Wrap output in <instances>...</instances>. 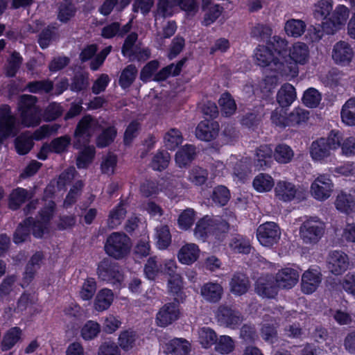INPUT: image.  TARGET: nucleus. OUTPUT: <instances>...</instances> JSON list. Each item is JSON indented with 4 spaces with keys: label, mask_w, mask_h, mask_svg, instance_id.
Listing matches in <instances>:
<instances>
[{
    "label": "nucleus",
    "mask_w": 355,
    "mask_h": 355,
    "mask_svg": "<svg viewBox=\"0 0 355 355\" xmlns=\"http://www.w3.org/2000/svg\"><path fill=\"white\" fill-rule=\"evenodd\" d=\"M223 286L216 282H207L200 288V294L204 300L209 302H218L223 295Z\"/></svg>",
    "instance_id": "28"
},
{
    "label": "nucleus",
    "mask_w": 355,
    "mask_h": 355,
    "mask_svg": "<svg viewBox=\"0 0 355 355\" xmlns=\"http://www.w3.org/2000/svg\"><path fill=\"white\" fill-rule=\"evenodd\" d=\"M196 218L195 211L192 209H187L184 210L179 216L178 223L179 227L182 230H187L193 225Z\"/></svg>",
    "instance_id": "63"
},
{
    "label": "nucleus",
    "mask_w": 355,
    "mask_h": 355,
    "mask_svg": "<svg viewBox=\"0 0 355 355\" xmlns=\"http://www.w3.org/2000/svg\"><path fill=\"white\" fill-rule=\"evenodd\" d=\"M98 275L102 281L115 284L122 281L123 277L118 267L112 264L109 261L101 262L98 267Z\"/></svg>",
    "instance_id": "23"
},
{
    "label": "nucleus",
    "mask_w": 355,
    "mask_h": 355,
    "mask_svg": "<svg viewBox=\"0 0 355 355\" xmlns=\"http://www.w3.org/2000/svg\"><path fill=\"white\" fill-rule=\"evenodd\" d=\"M296 98V90L290 83L284 84L277 94V101L282 107H289Z\"/></svg>",
    "instance_id": "31"
},
{
    "label": "nucleus",
    "mask_w": 355,
    "mask_h": 355,
    "mask_svg": "<svg viewBox=\"0 0 355 355\" xmlns=\"http://www.w3.org/2000/svg\"><path fill=\"white\" fill-rule=\"evenodd\" d=\"M336 208L347 215L355 213V191L347 193L340 191L335 200Z\"/></svg>",
    "instance_id": "26"
},
{
    "label": "nucleus",
    "mask_w": 355,
    "mask_h": 355,
    "mask_svg": "<svg viewBox=\"0 0 355 355\" xmlns=\"http://www.w3.org/2000/svg\"><path fill=\"white\" fill-rule=\"evenodd\" d=\"M274 317L268 316L263 320V324L261 330V334L266 342L273 343L276 340L277 331L276 325L277 322H273Z\"/></svg>",
    "instance_id": "39"
},
{
    "label": "nucleus",
    "mask_w": 355,
    "mask_h": 355,
    "mask_svg": "<svg viewBox=\"0 0 355 355\" xmlns=\"http://www.w3.org/2000/svg\"><path fill=\"white\" fill-rule=\"evenodd\" d=\"M249 286V280L243 273H235L230 282V291L236 295L245 294Z\"/></svg>",
    "instance_id": "34"
},
{
    "label": "nucleus",
    "mask_w": 355,
    "mask_h": 355,
    "mask_svg": "<svg viewBox=\"0 0 355 355\" xmlns=\"http://www.w3.org/2000/svg\"><path fill=\"white\" fill-rule=\"evenodd\" d=\"M164 139L168 150H175L182 142V136L178 129L172 128L166 133Z\"/></svg>",
    "instance_id": "57"
},
{
    "label": "nucleus",
    "mask_w": 355,
    "mask_h": 355,
    "mask_svg": "<svg viewBox=\"0 0 355 355\" xmlns=\"http://www.w3.org/2000/svg\"><path fill=\"white\" fill-rule=\"evenodd\" d=\"M131 245L130 239L126 234L114 232L107 237L105 250L109 256L119 259L130 252Z\"/></svg>",
    "instance_id": "10"
},
{
    "label": "nucleus",
    "mask_w": 355,
    "mask_h": 355,
    "mask_svg": "<svg viewBox=\"0 0 355 355\" xmlns=\"http://www.w3.org/2000/svg\"><path fill=\"white\" fill-rule=\"evenodd\" d=\"M349 17V10L344 5H338L332 12L331 17L322 24V31H316L311 36L312 42L319 41L322 39L323 33L334 34L343 28Z\"/></svg>",
    "instance_id": "7"
},
{
    "label": "nucleus",
    "mask_w": 355,
    "mask_h": 355,
    "mask_svg": "<svg viewBox=\"0 0 355 355\" xmlns=\"http://www.w3.org/2000/svg\"><path fill=\"white\" fill-rule=\"evenodd\" d=\"M272 149L270 146H261L256 153L255 165L258 168L268 166L271 162Z\"/></svg>",
    "instance_id": "40"
},
{
    "label": "nucleus",
    "mask_w": 355,
    "mask_h": 355,
    "mask_svg": "<svg viewBox=\"0 0 355 355\" xmlns=\"http://www.w3.org/2000/svg\"><path fill=\"white\" fill-rule=\"evenodd\" d=\"M299 277L297 268L287 266L278 270L275 279L268 275L259 277L256 282L255 290L263 297L273 298L277 294V288H293L298 282Z\"/></svg>",
    "instance_id": "2"
},
{
    "label": "nucleus",
    "mask_w": 355,
    "mask_h": 355,
    "mask_svg": "<svg viewBox=\"0 0 355 355\" xmlns=\"http://www.w3.org/2000/svg\"><path fill=\"white\" fill-rule=\"evenodd\" d=\"M338 137V146L337 149L340 148L341 154L345 157H352L355 155V137H344L343 134L338 130H332Z\"/></svg>",
    "instance_id": "33"
},
{
    "label": "nucleus",
    "mask_w": 355,
    "mask_h": 355,
    "mask_svg": "<svg viewBox=\"0 0 355 355\" xmlns=\"http://www.w3.org/2000/svg\"><path fill=\"white\" fill-rule=\"evenodd\" d=\"M229 245L234 253L248 254L251 250L250 240L241 235L233 237Z\"/></svg>",
    "instance_id": "46"
},
{
    "label": "nucleus",
    "mask_w": 355,
    "mask_h": 355,
    "mask_svg": "<svg viewBox=\"0 0 355 355\" xmlns=\"http://www.w3.org/2000/svg\"><path fill=\"white\" fill-rule=\"evenodd\" d=\"M334 187V183L329 175L320 174L311 183L310 192L315 200L324 201L331 196Z\"/></svg>",
    "instance_id": "18"
},
{
    "label": "nucleus",
    "mask_w": 355,
    "mask_h": 355,
    "mask_svg": "<svg viewBox=\"0 0 355 355\" xmlns=\"http://www.w3.org/2000/svg\"><path fill=\"white\" fill-rule=\"evenodd\" d=\"M321 99L320 93L316 89L310 87L304 92L302 102L309 107H315L319 105Z\"/></svg>",
    "instance_id": "58"
},
{
    "label": "nucleus",
    "mask_w": 355,
    "mask_h": 355,
    "mask_svg": "<svg viewBox=\"0 0 355 355\" xmlns=\"http://www.w3.org/2000/svg\"><path fill=\"white\" fill-rule=\"evenodd\" d=\"M125 205V203L121 202L111 211L108 218V225L110 227L114 228L121 223L126 213Z\"/></svg>",
    "instance_id": "54"
},
{
    "label": "nucleus",
    "mask_w": 355,
    "mask_h": 355,
    "mask_svg": "<svg viewBox=\"0 0 355 355\" xmlns=\"http://www.w3.org/2000/svg\"><path fill=\"white\" fill-rule=\"evenodd\" d=\"M42 259V254L40 252L35 253L31 259L28 262L26 271L24 272V282L21 284V286H25L28 285V283L33 278L34 274L35 271L39 268L40 262Z\"/></svg>",
    "instance_id": "43"
},
{
    "label": "nucleus",
    "mask_w": 355,
    "mask_h": 355,
    "mask_svg": "<svg viewBox=\"0 0 355 355\" xmlns=\"http://www.w3.org/2000/svg\"><path fill=\"white\" fill-rule=\"evenodd\" d=\"M198 342L204 348H209L216 341V332L209 327H200L196 331Z\"/></svg>",
    "instance_id": "36"
},
{
    "label": "nucleus",
    "mask_w": 355,
    "mask_h": 355,
    "mask_svg": "<svg viewBox=\"0 0 355 355\" xmlns=\"http://www.w3.org/2000/svg\"><path fill=\"white\" fill-rule=\"evenodd\" d=\"M141 192L146 197L157 195L159 192H162L168 198H175L180 191L179 189L175 185L173 180L161 179L157 183L147 181L141 186Z\"/></svg>",
    "instance_id": "13"
},
{
    "label": "nucleus",
    "mask_w": 355,
    "mask_h": 355,
    "mask_svg": "<svg viewBox=\"0 0 355 355\" xmlns=\"http://www.w3.org/2000/svg\"><path fill=\"white\" fill-rule=\"evenodd\" d=\"M121 325L119 317L109 314L103 320V329L106 334L114 333Z\"/></svg>",
    "instance_id": "64"
},
{
    "label": "nucleus",
    "mask_w": 355,
    "mask_h": 355,
    "mask_svg": "<svg viewBox=\"0 0 355 355\" xmlns=\"http://www.w3.org/2000/svg\"><path fill=\"white\" fill-rule=\"evenodd\" d=\"M321 282V273L318 269L310 268L302 276V291L306 294L313 293Z\"/></svg>",
    "instance_id": "25"
},
{
    "label": "nucleus",
    "mask_w": 355,
    "mask_h": 355,
    "mask_svg": "<svg viewBox=\"0 0 355 355\" xmlns=\"http://www.w3.org/2000/svg\"><path fill=\"white\" fill-rule=\"evenodd\" d=\"M179 303L169 302L165 304L157 312L156 323L162 327H167L177 320L180 316Z\"/></svg>",
    "instance_id": "22"
},
{
    "label": "nucleus",
    "mask_w": 355,
    "mask_h": 355,
    "mask_svg": "<svg viewBox=\"0 0 355 355\" xmlns=\"http://www.w3.org/2000/svg\"><path fill=\"white\" fill-rule=\"evenodd\" d=\"M332 59L340 66H348L353 60L354 51L351 45L345 41L336 42L332 49Z\"/></svg>",
    "instance_id": "21"
},
{
    "label": "nucleus",
    "mask_w": 355,
    "mask_h": 355,
    "mask_svg": "<svg viewBox=\"0 0 355 355\" xmlns=\"http://www.w3.org/2000/svg\"><path fill=\"white\" fill-rule=\"evenodd\" d=\"M309 118V112L302 108H295L288 114V126L305 123Z\"/></svg>",
    "instance_id": "52"
},
{
    "label": "nucleus",
    "mask_w": 355,
    "mask_h": 355,
    "mask_svg": "<svg viewBox=\"0 0 355 355\" xmlns=\"http://www.w3.org/2000/svg\"><path fill=\"white\" fill-rule=\"evenodd\" d=\"M250 162L248 158L238 160L234 155L230 156L225 165L220 161L213 163L211 171L214 176L225 175L231 168L233 170V175L238 178V180L243 182L248 174L250 172Z\"/></svg>",
    "instance_id": "8"
},
{
    "label": "nucleus",
    "mask_w": 355,
    "mask_h": 355,
    "mask_svg": "<svg viewBox=\"0 0 355 355\" xmlns=\"http://www.w3.org/2000/svg\"><path fill=\"white\" fill-rule=\"evenodd\" d=\"M18 132L17 119L12 113L8 105L0 106V144L10 137H15Z\"/></svg>",
    "instance_id": "16"
},
{
    "label": "nucleus",
    "mask_w": 355,
    "mask_h": 355,
    "mask_svg": "<svg viewBox=\"0 0 355 355\" xmlns=\"http://www.w3.org/2000/svg\"><path fill=\"white\" fill-rule=\"evenodd\" d=\"M287 41L279 36L272 37V45L274 52L269 46L259 45L256 48L254 53L255 63L261 67H268L274 73L272 75H268L263 80V86H261L263 92H270L277 85L280 76V69L278 64H282V51L287 46Z\"/></svg>",
    "instance_id": "1"
},
{
    "label": "nucleus",
    "mask_w": 355,
    "mask_h": 355,
    "mask_svg": "<svg viewBox=\"0 0 355 355\" xmlns=\"http://www.w3.org/2000/svg\"><path fill=\"white\" fill-rule=\"evenodd\" d=\"M216 318L220 326L230 329L239 327L243 317L239 312L225 306H220L216 312Z\"/></svg>",
    "instance_id": "19"
},
{
    "label": "nucleus",
    "mask_w": 355,
    "mask_h": 355,
    "mask_svg": "<svg viewBox=\"0 0 355 355\" xmlns=\"http://www.w3.org/2000/svg\"><path fill=\"white\" fill-rule=\"evenodd\" d=\"M327 263L328 270L335 275H342L349 267V260L347 254L340 250L330 252Z\"/></svg>",
    "instance_id": "20"
},
{
    "label": "nucleus",
    "mask_w": 355,
    "mask_h": 355,
    "mask_svg": "<svg viewBox=\"0 0 355 355\" xmlns=\"http://www.w3.org/2000/svg\"><path fill=\"white\" fill-rule=\"evenodd\" d=\"M156 245L159 250H164L171 242L169 229L166 225H160L155 229Z\"/></svg>",
    "instance_id": "48"
},
{
    "label": "nucleus",
    "mask_w": 355,
    "mask_h": 355,
    "mask_svg": "<svg viewBox=\"0 0 355 355\" xmlns=\"http://www.w3.org/2000/svg\"><path fill=\"white\" fill-rule=\"evenodd\" d=\"M190 343L182 338H174L167 343L164 352L168 355H189Z\"/></svg>",
    "instance_id": "30"
},
{
    "label": "nucleus",
    "mask_w": 355,
    "mask_h": 355,
    "mask_svg": "<svg viewBox=\"0 0 355 355\" xmlns=\"http://www.w3.org/2000/svg\"><path fill=\"white\" fill-rule=\"evenodd\" d=\"M46 207L40 213V218L33 221V218H27L17 228L13 240L15 243H21L25 241L29 236L30 229L36 238H41L47 232L48 224L53 216L55 204L51 200L44 199Z\"/></svg>",
    "instance_id": "3"
},
{
    "label": "nucleus",
    "mask_w": 355,
    "mask_h": 355,
    "mask_svg": "<svg viewBox=\"0 0 355 355\" xmlns=\"http://www.w3.org/2000/svg\"><path fill=\"white\" fill-rule=\"evenodd\" d=\"M168 290L173 296L177 303L183 302L186 299V294L183 290V279L180 275L172 276L168 279Z\"/></svg>",
    "instance_id": "29"
},
{
    "label": "nucleus",
    "mask_w": 355,
    "mask_h": 355,
    "mask_svg": "<svg viewBox=\"0 0 355 355\" xmlns=\"http://www.w3.org/2000/svg\"><path fill=\"white\" fill-rule=\"evenodd\" d=\"M95 155L94 146L85 147L79 154L76 164L79 168H85L92 162Z\"/></svg>",
    "instance_id": "59"
},
{
    "label": "nucleus",
    "mask_w": 355,
    "mask_h": 355,
    "mask_svg": "<svg viewBox=\"0 0 355 355\" xmlns=\"http://www.w3.org/2000/svg\"><path fill=\"white\" fill-rule=\"evenodd\" d=\"M282 231L275 222H266L257 229L256 236L259 243L268 248L277 244L280 240Z\"/></svg>",
    "instance_id": "15"
},
{
    "label": "nucleus",
    "mask_w": 355,
    "mask_h": 355,
    "mask_svg": "<svg viewBox=\"0 0 355 355\" xmlns=\"http://www.w3.org/2000/svg\"><path fill=\"white\" fill-rule=\"evenodd\" d=\"M310 58V51L307 44L302 42H295L288 50V59L282 54V64H278L280 76L286 80L296 77L299 73L298 65L306 64Z\"/></svg>",
    "instance_id": "4"
},
{
    "label": "nucleus",
    "mask_w": 355,
    "mask_h": 355,
    "mask_svg": "<svg viewBox=\"0 0 355 355\" xmlns=\"http://www.w3.org/2000/svg\"><path fill=\"white\" fill-rule=\"evenodd\" d=\"M219 125L212 120H204L199 123L196 129V136L198 139L209 141L214 139L218 135Z\"/></svg>",
    "instance_id": "24"
},
{
    "label": "nucleus",
    "mask_w": 355,
    "mask_h": 355,
    "mask_svg": "<svg viewBox=\"0 0 355 355\" xmlns=\"http://www.w3.org/2000/svg\"><path fill=\"white\" fill-rule=\"evenodd\" d=\"M215 349L221 354H228L235 348L234 340L229 336H220L215 342Z\"/></svg>",
    "instance_id": "51"
},
{
    "label": "nucleus",
    "mask_w": 355,
    "mask_h": 355,
    "mask_svg": "<svg viewBox=\"0 0 355 355\" xmlns=\"http://www.w3.org/2000/svg\"><path fill=\"white\" fill-rule=\"evenodd\" d=\"M340 116L342 121L347 125H355V97L347 100L343 105Z\"/></svg>",
    "instance_id": "37"
},
{
    "label": "nucleus",
    "mask_w": 355,
    "mask_h": 355,
    "mask_svg": "<svg viewBox=\"0 0 355 355\" xmlns=\"http://www.w3.org/2000/svg\"><path fill=\"white\" fill-rule=\"evenodd\" d=\"M338 139V137L331 130L327 137H321L313 141L309 148L311 159L320 164L331 162L334 159L331 150L337 149Z\"/></svg>",
    "instance_id": "6"
},
{
    "label": "nucleus",
    "mask_w": 355,
    "mask_h": 355,
    "mask_svg": "<svg viewBox=\"0 0 355 355\" xmlns=\"http://www.w3.org/2000/svg\"><path fill=\"white\" fill-rule=\"evenodd\" d=\"M218 103L222 113L225 116H230L234 113L236 105L234 100L229 94H223L220 96Z\"/></svg>",
    "instance_id": "60"
},
{
    "label": "nucleus",
    "mask_w": 355,
    "mask_h": 355,
    "mask_svg": "<svg viewBox=\"0 0 355 355\" xmlns=\"http://www.w3.org/2000/svg\"><path fill=\"white\" fill-rule=\"evenodd\" d=\"M114 301V293L108 288L101 289L96 294L94 308L98 312L107 310Z\"/></svg>",
    "instance_id": "32"
},
{
    "label": "nucleus",
    "mask_w": 355,
    "mask_h": 355,
    "mask_svg": "<svg viewBox=\"0 0 355 355\" xmlns=\"http://www.w3.org/2000/svg\"><path fill=\"white\" fill-rule=\"evenodd\" d=\"M96 291V283L94 279L87 278L85 280L79 295L82 300H91Z\"/></svg>",
    "instance_id": "62"
},
{
    "label": "nucleus",
    "mask_w": 355,
    "mask_h": 355,
    "mask_svg": "<svg viewBox=\"0 0 355 355\" xmlns=\"http://www.w3.org/2000/svg\"><path fill=\"white\" fill-rule=\"evenodd\" d=\"M30 197L28 192L26 189L17 188L10 195L9 206L12 209H17Z\"/></svg>",
    "instance_id": "53"
},
{
    "label": "nucleus",
    "mask_w": 355,
    "mask_h": 355,
    "mask_svg": "<svg viewBox=\"0 0 355 355\" xmlns=\"http://www.w3.org/2000/svg\"><path fill=\"white\" fill-rule=\"evenodd\" d=\"M196 7V0H159L155 21L158 16L170 17L179 9L193 11Z\"/></svg>",
    "instance_id": "14"
},
{
    "label": "nucleus",
    "mask_w": 355,
    "mask_h": 355,
    "mask_svg": "<svg viewBox=\"0 0 355 355\" xmlns=\"http://www.w3.org/2000/svg\"><path fill=\"white\" fill-rule=\"evenodd\" d=\"M137 340L135 332L130 330L122 331L119 337V345L124 350L132 349Z\"/></svg>",
    "instance_id": "61"
},
{
    "label": "nucleus",
    "mask_w": 355,
    "mask_h": 355,
    "mask_svg": "<svg viewBox=\"0 0 355 355\" xmlns=\"http://www.w3.org/2000/svg\"><path fill=\"white\" fill-rule=\"evenodd\" d=\"M306 29L304 21L300 19H291L285 23L284 31L287 35L299 37L302 36Z\"/></svg>",
    "instance_id": "45"
},
{
    "label": "nucleus",
    "mask_w": 355,
    "mask_h": 355,
    "mask_svg": "<svg viewBox=\"0 0 355 355\" xmlns=\"http://www.w3.org/2000/svg\"><path fill=\"white\" fill-rule=\"evenodd\" d=\"M200 250L199 247L192 243H186L180 249L178 254L179 261L185 265H191L200 257Z\"/></svg>",
    "instance_id": "27"
},
{
    "label": "nucleus",
    "mask_w": 355,
    "mask_h": 355,
    "mask_svg": "<svg viewBox=\"0 0 355 355\" xmlns=\"http://www.w3.org/2000/svg\"><path fill=\"white\" fill-rule=\"evenodd\" d=\"M163 272L162 264L158 263L155 257H150L144 266V275L149 280H155Z\"/></svg>",
    "instance_id": "41"
},
{
    "label": "nucleus",
    "mask_w": 355,
    "mask_h": 355,
    "mask_svg": "<svg viewBox=\"0 0 355 355\" xmlns=\"http://www.w3.org/2000/svg\"><path fill=\"white\" fill-rule=\"evenodd\" d=\"M98 127V121L90 116H85L78 123L75 133L74 147L80 148L89 141V138L96 131Z\"/></svg>",
    "instance_id": "17"
},
{
    "label": "nucleus",
    "mask_w": 355,
    "mask_h": 355,
    "mask_svg": "<svg viewBox=\"0 0 355 355\" xmlns=\"http://www.w3.org/2000/svg\"><path fill=\"white\" fill-rule=\"evenodd\" d=\"M274 191L275 198L284 202H300L306 198L304 189L285 180L277 182Z\"/></svg>",
    "instance_id": "12"
},
{
    "label": "nucleus",
    "mask_w": 355,
    "mask_h": 355,
    "mask_svg": "<svg viewBox=\"0 0 355 355\" xmlns=\"http://www.w3.org/2000/svg\"><path fill=\"white\" fill-rule=\"evenodd\" d=\"M325 225L318 217L306 218L300 227V236L304 243L315 244L323 236Z\"/></svg>",
    "instance_id": "11"
},
{
    "label": "nucleus",
    "mask_w": 355,
    "mask_h": 355,
    "mask_svg": "<svg viewBox=\"0 0 355 355\" xmlns=\"http://www.w3.org/2000/svg\"><path fill=\"white\" fill-rule=\"evenodd\" d=\"M293 156V150L286 144H279L275 148L274 158L278 163L287 164L292 160Z\"/></svg>",
    "instance_id": "47"
},
{
    "label": "nucleus",
    "mask_w": 355,
    "mask_h": 355,
    "mask_svg": "<svg viewBox=\"0 0 355 355\" xmlns=\"http://www.w3.org/2000/svg\"><path fill=\"white\" fill-rule=\"evenodd\" d=\"M185 60L179 61L176 64H171L166 67L163 68L160 71L155 75L153 80L157 81L164 80L170 76H177L180 73Z\"/></svg>",
    "instance_id": "50"
},
{
    "label": "nucleus",
    "mask_w": 355,
    "mask_h": 355,
    "mask_svg": "<svg viewBox=\"0 0 355 355\" xmlns=\"http://www.w3.org/2000/svg\"><path fill=\"white\" fill-rule=\"evenodd\" d=\"M33 147L32 138L30 132L21 134L15 139V148L20 155H26Z\"/></svg>",
    "instance_id": "56"
},
{
    "label": "nucleus",
    "mask_w": 355,
    "mask_h": 355,
    "mask_svg": "<svg viewBox=\"0 0 355 355\" xmlns=\"http://www.w3.org/2000/svg\"><path fill=\"white\" fill-rule=\"evenodd\" d=\"M21 336V330L17 327H12L8 330L3 337L1 347L3 351L12 348L19 342Z\"/></svg>",
    "instance_id": "42"
},
{
    "label": "nucleus",
    "mask_w": 355,
    "mask_h": 355,
    "mask_svg": "<svg viewBox=\"0 0 355 355\" xmlns=\"http://www.w3.org/2000/svg\"><path fill=\"white\" fill-rule=\"evenodd\" d=\"M137 75V69L135 65L130 64L126 67L122 71L119 78V85L123 88L129 87Z\"/></svg>",
    "instance_id": "55"
},
{
    "label": "nucleus",
    "mask_w": 355,
    "mask_h": 355,
    "mask_svg": "<svg viewBox=\"0 0 355 355\" xmlns=\"http://www.w3.org/2000/svg\"><path fill=\"white\" fill-rule=\"evenodd\" d=\"M333 10L332 0H318L313 6V15L315 19H326Z\"/></svg>",
    "instance_id": "38"
},
{
    "label": "nucleus",
    "mask_w": 355,
    "mask_h": 355,
    "mask_svg": "<svg viewBox=\"0 0 355 355\" xmlns=\"http://www.w3.org/2000/svg\"><path fill=\"white\" fill-rule=\"evenodd\" d=\"M252 187L259 193L269 192L275 187V180L270 175L261 173L254 178Z\"/></svg>",
    "instance_id": "35"
},
{
    "label": "nucleus",
    "mask_w": 355,
    "mask_h": 355,
    "mask_svg": "<svg viewBox=\"0 0 355 355\" xmlns=\"http://www.w3.org/2000/svg\"><path fill=\"white\" fill-rule=\"evenodd\" d=\"M229 230L228 223L220 221L217 217L205 216L200 219L194 229V236L198 240L209 242H220Z\"/></svg>",
    "instance_id": "5"
},
{
    "label": "nucleus",
    "mask_w": 355,
    "mask_h": 355,
    "mask_svg": "<svg viewBox=\"0 0 355 355\" xmlns=\"http://www.w3.org/2000/svg\"><path fill=\"white\" fill-rule=\"evenodd\" d=\"M101 331V325L96 321L87 320L80 329V336L85 340H92L96 338Z\"/></svg>",
    "instance_id": "44"
},
{
    "label": "nucleus",
    "mask_w": 355,
    "mask_h": 355,
    "mask_svg": "<svg viewBox=\"0 0 355 355\" xmlns=\"http://www.w3.org/2000/svg\"><path fill=\"white\" fill-rule=\"evenodd\" d=\"M195 148L192 145H185L175 155V162L180 167L185 166L193 159Z\"/></svg>",
    "instance_id": "49"
},
{
    "label": "nucleus",
    "mask_w": 355,
    "mask_h": 355,
    "mask_svg": "<svg viewBox=\"0 0 355 355\" xmlns=\"http://www.w3.org/2000/svg\"><path fill=\"white\" fill-rule=\"evenodd\" d=\"M37 98L24 94L20 97L17 110L21 124L25 127L36 126L41 122V109L36 105Z\"/></svg>",
    "instance_id": "9"
}]
</instances>
